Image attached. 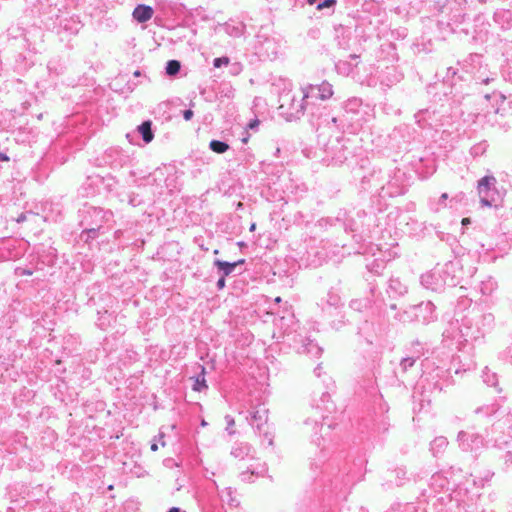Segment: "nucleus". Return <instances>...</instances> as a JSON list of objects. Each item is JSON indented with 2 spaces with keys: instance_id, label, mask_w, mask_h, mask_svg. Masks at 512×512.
I'll list each match as a JSON object with an SVG mask.
<instances>
[{
  "instance_id": "f257e3e1",
  "label": "nucleus",
  "mask_w": 512,
  "mask_h": 512,
  "mask_svg": "<svg viewBox=\"0 0 512 512\" xmlns=\"http://www.w3.org/2000/svg\"><path fill=\"white\" fill-rule=\"evenodd\" d=\"M344 117L348 120V132L356 133L373 117V111L369 105H364L360 98H350L344 105Z\"/></svg>"
},
{
  "instance_id": "f03ea898",
  "label": "nucleus",
  "mask_w": 512,
  "mask_h": 512,
  "mask_svg": "<svg viewBox=\"0 0 512 512\" xmlns=\"http://www.w3.org/2000/svg\"><path fill=\"white\" fill-rule=\"evenodd\" d=\"M435 305L431 301L421 302L407 307L399 314L401 322H417L428 324L436 320Z\"/></svg>"
},
{
  "instance_id": "7ed1b4c3",
  "label": "nucleus",
  "mask_w": 512,
  "mask_h": 512,
  "mask_svg": "<svg viewBox=\"0 0 512 512\" xmlns=\"http://www.w3.org/2000/svg\"><path fill=\"white\" fill-rule=\"evenodd\" d=\"M420 281L423 287L435 292H440L446 286L453 287L456 284L454 278L446 270L438 268L422 274Z\"/></svg>"
},
{
  "instance_id": "20e7f679",
  "label": "nucleus",
  "mask_w": 512,
  "mask_h": 512,
  "mask_svg": "<svg viewBox=\"0 0 512 512\" xmlns=\"http://www.w3.org/2000/svg\"><path fill=\"white\" fill-rule=\"evenodd\" d=\"M496 184L497 180L493 175H486L478 181L477 192L482 206H496L500 200V193L496 188Z\"/></svg>"
},
{
  "instance_id": "39448f33",
  "label": "nucleus",
  "mask_w": 512,
  "mask_h": 512,
  "mask_svg": "<svg viewBox=\"0 0 512 512\" xmlns=\"http://www.w3.org/2000/svg\"><path fill=\"white\" fill-rule=\"evenodd\" d=\"M255 49L259 57L267 60H273L280 52L281 42L275 37L258 34Z\"/></svg>"
},
{
  "instance_id": "423d86ee",
  "label": "nucleus",
  "mask_w": 512,
  "mask_h": 512,
  "mask_svg": "<svg viewBox=\"0 0 512 512\" xmlns=\"http://www.w3.org/2000/svg\"><path fill=\"white\" fill-rule=\"evenodd\" d=\"M246 419L249 421V424L256 429V431L259 433L263 432L268 444L272 445V435L268 430L264 429L268 422V409L266 406L264 404H259L253 407Z\"/></svg>"
},
{
  "instance_id": "0eeeda50",
  "label": "nucleus",
  "mask_w": 512,
  "mask_h": 512,
  "mask_svg": "<svg viewBox=\"0 0 512 512\" xmlns=\"http://www.w3.org/2000/svg\"><path fill=\"white\" fill-rule=\"evenodd\" d=\"M304 426L308 433H310L312 441L316 443V445L320 448V456L318 461L312 462L311 466H315L316 468L320 467L330 455V445L321 446L320 438L317 436L318 432L323 429V425L319 423L316 419H306L304 422Z\"/></svg>"
},
{
  "instance_id": "6e6552de",
  "label": "nucleus",
  "mask_w": 512,
  "mask_h": 512,
  "mask_svg": "<svg viewBox=\"0 0 512 512\" xmlns=\"http://www.w3.org/2000/svg\"><path fill=\"white\" fill-rule=\"evenodd\" d=\"M281 109H286V113L288 118L291 119H299L305 112L306 109L309 108V105L305 103L303 96L300 99H296L295 96H290L286 94L281 97Z\"/></svg>"
},
{
  "instance_id": "1a4fd4ad",
  "label": "nucleus",
  "mask_w": 512,
  "mask_h": 512,
  "mask_svg": "<svg viewBox=\"0 0 512 512\" xmlns=\"http://www.w3.org/2000/svg\"><path fill=\"white\" fill-rule=\"evenodd\" d=\"M457 441L463 451L477 452L484 447V438L478 433L460 431Z\"/></svg>"
},
{
  "instance_id": "9d476101",
  "label": "nucleus",
  "mask_w": 512,
  "mask_h": 512,
  "mask_svg": "<svg viewBox=\"0 0 512 512\" xmlns=\"http://www.w3.org/2000/svg\"><path fill=\"white\" fill-rule=\"evenodd\" d=\"M403 75L395 66L386 67L378 76L381 85L391 87L400 82Z\"/></svg>"
},
{
  "instance_id": "9b49d317",
  "label": "nucleus",
  "mask_w": 512,
  "mask_h": 512,
  "mask_svg": "<svg viewBox=\"0 0 512 512\" xmlns=\"http://www.w3.org/2000/svg\"><path fill=\"white\" fill-rule=\"evenodd\" d=\"M141 135L143 141L145 144L150 143L154 138V133L152 130V123L151 121H144L142 124H140L137 129L132 132L128 133L126 137L129 139L130 142L133 141V137Z\"/></svg>"
},
{
  "instance_id": "f8f14e48",
  "label": "nucleus",
  "mask_w": 512,
  "mask_h": 512,
  "mask_svg": "<svg viewBox=\"0 0 512 512\" xmlns=\"http://www.w3.org/2000/svg\"><path fill=\"white\" fill-rule=\"evenodd\" d=\"M253 448L250 444L245 442H237L233 445L230 454L239 460L253 458Z\"/></svg>"
},
{
  "instance_id": "ddd939ff",
  "label": "nucleus",
  "mask_w": 512,
  "mask_h": 512,
  "mask_svg": "<svg viewBox=\"0 0 512 512\" xmlns=\"http://www.w3.org/2000/svg\"><path fill=\"white\" fill-rule=\"evenodd\" d=\"M493 19L497 25L503 30L512 27V11L508 9H498L495 11Z\"/></svg>"
},
{
  "instance_id": "4468645a",
  "label": "nucleus",
  "mask_w": 512,
  "mask_h": 512,
  "mask_svg": "<svg viewBox=\"0 0 512 512\" xmlns=\"http://www.w3.org/2000/svg\"><path fill=\"white\" fill-rule=\"evenodd\" d=\"M322 348L310 338H306L303 340L300 347H298V352L302 354H306L311 357L318 358L322 354Z\"/></svg>"
},
{
  "instance_id": "2eb2a0df",
  "label": "nucleus",
  "mask_w": 512,
  "mask_h": 512,
  "mask_svg": "<svg viewBox=\"0 0 512 512\" xmlns=\"http://www.w3.org/2000/svg\"><path fill=\"white\" fill-rule=\"evenodd\" d=\"M319 125H325L329 128L335 127L336 130L345 132L348 131L349 122L344 117V115L331 118L321 117V122L319 123Z\"/></svg>"
},
{
  "instance_id": "dca6fc26",
  "label": "nucleus",
  "mask_w": 512,
  "mask_h": 512,
  "mask_svg": "<svg viewBox=\"0 0 512 512\" xmlns=\"http://www.w3.org/2000/svg\"><path fill=\"white\" fill-rule=\"evenodd\" d=\"M153 14V8L149 5L144 4L137 5L132 12L133 18L139 23L147 22L152 18Z\"/></svg>"
},
{
  "instance_id": "f3484780",
  "label": "nucleus",
  "mask_w": 512,
  "mask_h": 512,
  "mask_svg": "<svg viewBox=\"0 0 512 512\" xmlns=\"http://www.w3.org/2000/svg\"><path fill=\"white\" fill-rule=\"evenodd\" d=\"M244 262H245L244 259H239L238 261H235V262H227V261H223L220 259H216L214 261V266L218 269L219 273L223 277H226V276H229L230 274H232L234 272L235 268L238 265L244 264Z\"/></svg>"
},
{
  "instance_id": "a211bd4d",
  "label": "nucleus",
  "mask_w": 512,
  "mask_h": 512,
  "mask_svg": "<svg viewBox=\"0 0 512 512\" xmlns=\"http://www.w3.org/2000/svg\"><path fill=\"white\" fill-rule=\"evenodd\" d=\"M317 85L309 84L302 88V96L305 103L310 106H314V101L320 99L319 92L316 90Z\"/></svg>"
},
{
  "instance_id": "6ab92c4d",
  "label": "nucleus",
  "mask_w": 512,
  "mask_h": 512,
  "mask_svg": "<svg viewBox=\"0 0 512 512\" xmlns=\"http://www.w3.org/2000/svg\"><path fill=\"white\" fill-rule=\"evenodd\" d=\"M387 292L393 297L401 296L407 292V286L398 278H391L388 283Z\"/></svg>"
},
{
  "instance_id": "aec40b11",
  "label": "nucleus",
  "mask_w": 512,
  "mask_h": 512,
  "mask_svg": "<svg viewBox=\"0 0 512 512\" xmlns=\"http://www.w3.org/2000/svg\"><path fill=\"white\" fill-rule=\"evenodd\" d=\"M448 446V440L444 436H438L433 439L430 444V451L433 456H438L442 454Z\"/></svg>"
},
{
  "instance_id": "412c9836",
  "label": "nucleus",
  "mask_w": 512,
  "mask_h": 512,
  "mask_svg": "<svg viewBox=\"0 0 512 512\" xmlns=\"http://www.w3.org/2000/svg\"><path fill=\"white\" fill-rule=\"evenodd\" d=\"M220 498L223 502L229 504L230 506L237 507L239 505V501L235 495V490L231 487H225L219 491Z\"/></svg>"
},
{
  "instance_id": "4be33fe9",
  "label": "nucleus",
  "mask_w": 512,
  "mask_h": 512,
  "mask_svg": "<svg viewBox=\"0 0 512 512\" xmlns=\"http://www.w3.org/2000/svg\"><path fill=\"white\" fill-rule=\"evenodd\" d=\"M340 296L336 291L330 290L327 293L326 299H322L321 306L324 309L325 306L336 307L340 304Z\"/></svg>"
},
{
  "instance_id": "5701e85b",
  "label": "nucleus",
  "mask_w": 512,
  "mask_h": 512,
  "mask_svg": "<svg viewBox=\"0 0 512 512\" xmlns=\"http://www.w3.org/2000/svg\"><path fill=\"white\" fill-rule=\"evenodd\" d=\"M316 90L319 92L320 100H327L333 95V87L327 81L318 84Z\"/></svg>"
},
{
  "instance_id": "b1692460",
  "label": "nucleus",
  "mask_w": 512,
  "mask_h": 512,
  "mask_svg": "<svg viewBox=\"0 0 512 512\" xmlns=\"http://www.w3.org/2000/svg\"><path fill=\"white\" fill-rule=\"evenodd\" d=\"M82 27L81 22L77 17H70L64 20L63 28L72 34L77 33Z\"/></svg>"
},
{
  "instance_id": "393cba45",
  "label": "nucleus",
  "mask_w": 512,
  "mask_h": 512,
  "mask_svg": "<svg viewBox=\"0 0 512 512\" xmlns=\"http://www.w3.org/2000/svg\"><path fill=\"white\" fill-rule=\"evenodd\" d=\"M192 388H193L194 391H197V392H201L202 390L208 388V386L206 384V380H205V368H204V366H201V373L194 378V383H193V387Z\"/></svg>"
},
{
  "instance_id": "a878e982",
  "label": "nucleus",
  "mask_w": 512,
  "mask_h": 512,
  "mask_svg": "<svg viewBox=\"0 0 512 512\" xmlns=\"http://www.w3.org/2000/svg\"><path fill=\"white\" fill-rule=\"evenodd\" d=\"M336 71L341 74L348 76L353 72V65L346 61V60H340L335 64Z\"/></svg>"
},
{
  "instance_id": "bb28decb",
  "label": "nucleus",
  "mask_w": 512,
  "mask_h": 512,
  "mask_svg": "<svg viewBox=\"0 0 512 512\" xmlns=\"http://www.w3.org/2000/svg\"><path fill=\"white\" fill-rule=\"evenodd\" d=\"M483 382L488 386L496 387L498 384L497 374L490 371L487 367L482 372Z\"/></svg>"
},
{
  "instance_id": "cd10ccee",
  "label": "nucleus",
  "mask_w": 512,
  "mask_h": 512,
  "mask_svg": "<svg viewBox=\"0 0 512 512\" xmlns=\"http://www.w3.org/2000/svg\"><path fill=\"white\" fill-rule=\"evenodd\" d=\"M209 148L215 153L223 154L229 149V145L220 140H212L209 143Z\"/></svg>"
},
{
  "instance_id": "c85d7f7f",
  "label": "nucleus",
  "mask_w": 512,
  "mask_h": 512,
  "mask_svg": "<svg viewBox=\"0 0 512 512\" xmlns=\"http://www.w3.org/2000/svg\"><path fill=\"white\" fill-rule=\"evenodd\" d=\"M448 200V194L447 193H443L440 198L438 199L437 202L433 201V200H430L429 201V206H430V209L434 212H438L440 210L441 207H446L447 204H446V201Z\"/></svg>"
},
{
  "instance_id": "c756f323",
  "label": "nucleus",
  "mask_w": 512,
  "mask_h": 512,
  "mask_svg": "<svg viewBox=\"0 0 512 512\" xmlns=\"http://www.w3.org/2000/svg\"><path fill=\"white\" fill-rule=\"evenodd\" d=\"M181 64L178 60H169L166 64V73L169 76H175L179 73Z\"/></svg>"
},
{
  "instance_id": "7c9ffc66",
  "label": "nucleus",
  "mask_w": 512,
  "mask_h": 512,
  "mask_svg": "<svg viewBox=\"0 0 512 512\" xmlns=\"http://www.w3.org/2000/svg\"><path fill=\"white\" fill-rule=\"evenodd\" d=\"M266 471L265 467H263L260 471L256 470H247L240 473V478L245 482H252L254 475H262Z\"/></svg>"
},
{
  "instance_id": "2f4dec72",
  "label": "nucleus",
  "mask_w": 512,
  "mask_h": 512,
  "mask_svg": "<svg viewBox=\"0 0 512 512\" xmlns=\"http://www.w3.org/2000/svg\"><path fill=\"white\" fill-rule=\"evenodd\" d=\"M419 356H407L403 357L400 361V368L403 372H406L410 367L414 366Z\"/></svg>"
},
{
  "instance_id": "473e14b6",
  "label": "nucleus",
  "mask_w": 512,
  "mask_h": 512,
  "mask_svg": "<svg viewBox=\"0 0 512 512\" xmlns=\"http://www.w3.org/2000/svg\"><path fill=\"white\" fill-rule=\"evenodd\" d=\"M487 147L488 144L486 142H480L471 148L470 153L473 157L481 156L486 152Z\"/></svg>"
},
{
  "instance_id": "72a5a7b5",
  "label": "nucleus",
  "mask_w": 512,
  "mask_h": 512,
  "mask_svg": "<svg viewBox=\"0 0 512 512\" xmlns=\"http://www.w3.org/2000/svg\"><path fill=\"white\" fill-rule=\"evenodd\" d=\"M493 476V472L486 471L482 478L473 477V484L477 487H483L486 482L490 481Z\"/></svg>"
},
{
  "instance_id": "f704fd0d",
  "label": "nucleus",
  "mask_w": 512,
  "mask_h": 512,
  "mask_svg": "<svg viewBox=\"0 0 512 512\" xmlns=\"http://www.w3.org/2000/svg\"><path fill=\"white\" fill-rule=\"evenodd\" d=\"M100 228L101 225H98L97 227L88 228L82 232L81 237L83 238L84 236H87L86 241L89 239H94L98 236V231L100 230Z\"/></svg>"
},
{
  "instance_id": "c9c22d12",
  "label": "nucleus",
  "mask_w": 512,
  "mask_h": 512,
  "mask_svg": "<svg viewBox=\"0 0 512 512\" xmlns=\"http://www.w3.org/2000/svg\"><path fill=\"white\" fill-rule=\"evenodd\" d=\"M496 411H497V408L495 405H487L484 407L477 408L475 412L477 414H484L485 416H491V415L495 414Z\"/></svg>"
},
{
  "instance_id": "e433bc0d",
  "label": "nucleus",
  "mask_w": 512,
  "mask_h": 512,
  "mask_svg": "<svg viewBox=\"0 0 512 512\" xmlns=\"http://www.w3.org/2000/svg\"><path fill=\"white\" fill-rule=\"evenodd\" d=\"M495 288H496V282L489 279L486 282H482L480 289L483 294H490Z\"/></svg>"
},
{
  "instance_id": "4c0bfd02",
  "label": "nucleus",
  "mask_w": 512,
  "mask_h": 512,
  "mask_svg": "<svg viewBox=\"0 0 512 512\" xmlns=\"http://www.w3.org/2000/svg\"><path fill=\"white\" fill-rule=\"evenodd\" d=\"M230 63V59L227 56L218 57L213 60V66L215 68H221L227 66Z\"/></svg>"
},
{
  "instance_id": "58836bf2",
  "label": "nucleus",
  "mask_w": 512,
  "mask_h": 512,
  "mask_svg": "<svg viewBox=\"0 0 512 512\" xmlns=\"http://www.w3.org/2000/svg\"><path fill=\"white\" fill-rule=\"evenodd\" d=\"M336 4V0H323L317 4V10H323L325 8H331Z\"/></svg>"
},
{
  "instance_id": "ea45409f",
  "label": "nucleus",
  "mask_w": 512,
  "mask_h": 512,
  "mask_svg": "<svg viewBox=\"0 0 512 512\" xmlns=\"http://www.w3.org/2000/svg\"><path fill=\"white\" fill-rule=\"evenodd\" d=\"M225 421H226V424H227V427H226V430L228 431L229 434H234L235 432L231 429L234 424H235V421H234V418L230 415H226L225 416Z\"/></svg>"
},
{
  "instance_id": "a19ab883",
  "label": "nucleus",
  "mask_w": 512,
  "mask_h": 512,
  "mask_svg": "<svg viewBox=\"0 0 512 512\" xmlns=\"http://www.w3.org/2000/svg\"><path fill=\"white\" fill-rule=\"evenodd\" d=\"M503 78L506 81L512 82V67L508 66L502 70Z\"/></svg>"
},
{
  "instance_id": "79ce46f5",
  "label": "nucleus",
  "mask_w": 512,
  "mask_h": 512,
  "mask_svg": "<svg viewBox=\"0 0 512 512\" xmlns=\"http://www.w3.org/2000/svg\"><path fill=\"white\" fill-rule=\"evenodd\" d=\"M242 70V67L238 63H234L230 66V74L232 75H238Z\"/></svg>"
},
{
  "instance_id": "37998d69",
  "label": "nucleus",
  "mask_w": 512,
  "mask_h": 512,
  "mask_svg": "<svg viewBox=\"0 0 512 512\" xmlns=\"http://www.w3.org/2000/svg\"><path fill=\"white\" fill-rule=\"evenodd\" d=\"M16 274L18 276H31L33 274V272H32V270L19 267L16 269Z\"/></svg>"
},
{
  "instance_id": "c03bdc74",
  "label": "nucleus",
  "mask_w": 512,
  "mask_h": 512,
  "mask_svg": "<svg viewBox=\"0 0 512 512\" xmlns=\"http://www.w3.org/2000/svg\"><path fill=\"white\" fill-rule=\"evenodd\" d=\"M350 306L355 310H360L362 306H366V303H363L361 300H352Z\"/></svg>"
},
{
  "instance_id": "a18cd8bd",
  "label": "nucleus",
  "mask_w": 512,
  "mask_h": 512,
  "mask_svg": "<svg viewBox=\"0 0 512 512\" xmlns=\"http://www.w3.org/2000/svg\"><path fill=\"white\" fill-rule=\"evenodd\" d=\"M193 111L191 109H187L183 112V118L186 120V121H189L193 118Z\"/></svg>"
},
{
  "instance_id": "49530a36",
  "label": "nucleus",
  "mask_w": 512,
  "mask_h": 512,
  "mask_svg": "<svg viewBox=\"0 0 512 512\" xmlns=\"http://www.w3.org/2000/svg\"><path fill=\"white\" fill-rule=\"evenodd\" d=\"M260 121L258 119L251 120L247 127L251 130H255L259 126Z\"/></svg>"
},
{
  "instance_id": "de8ad7c7",
  "label": "nucleus",
  "mask_w": 512,
  "mask_h": 512,
  "mask_svg": "<svg viewBox=\"0 0 512 512\" xmlns=\"http://www.w3.org/2000/svg\"><path fill=\"white\" fill-rule=\"evenodd\" d=\"M225 277H223L222 275L220 276V278L218 279L217 283H216V287L218 290H222L224 287H225Z\"/></svg>"
},
{
  "instance_id": "09e8293b",
  "label": "nucleus",
  "mask_w": 512,
  "mask_h": 512,
  "mask_svg": "<svg viewBox=\"0 0 512 512\" xmlns=\"http://www.w3.org/2000/svg\"><path fill=\"white\" fill-rule=\"evenodd\" d=\"M93 215L97 218H103L106 213L103 212L102 209L93 208L92 210Z\"/></svg>"
},
{
  "instance_id": "8fccbe9b",
  "label": "nucleus",
  "mask_w": 512,
  "mask_h": 512,
  "mask_svg": "<svg viewBox=\"0 0 512 512\" xmlns=\"http://www.w3.org/2000/svg\"><path fill=\"white\" fill-rule=\"evenodd\" d=\"M129 204L133 207L140 204V200H138L135 196H130L129 198Z\"/></svg>"
},
{
  "instance_id": "3c124183",
  "label": "nucleus",
  "mask_w": 512,
  "mask_h": 512,
  "mask_svg": "<svg viewBox=\"0 0 512 512\" xmlns=\"http://www.w3.org/2000/svg\"><path fill=\"white\" fill-rule=\"evenodd\" d=\"M27 216L28 214L27 213H21L17 218H16V221L17 223H23L27 220Z\"/></svg>"
},
{
  "instance_id": "603ef678",
  "label": "nucleus",
  "mask_w": 512,
  "mask_h": 512,
  "mask_svg": "<svg viewBox=\"0 0 512 512\" xmlns=\"http://www.w3.org/2000/svg\"><path fill=\"white\" fill-rule=\"evenodd\" d=\"M321 373H322V367L321 365H317V367L314 369V374L317 376V377H320L321 376Z\"/></svg>"
},
{
  "instance_id": "864d4df0",
  "label": "nucleus",
  "mask_w": 512,
  "mask_h": 512,
  "mask_svg": "<svg viewBox=\"0 0 512 512\" xmlns=\"http://www.w3.org/2000/svg\"><path fill=\"white\" fill-rule=\"evenodd\" d=\"M346 160V157L333 158L334 164H342Z\"/></svg>"
},
{
  "instance_id": "5fc2aeb1",
  "label": "nucleus",
  "mask_w": 512,
  "mask_h": 512,
  "mask_svg": "<svg viewBox=\"0 0 512 512\" xmlns=\"http://www.w3.org/2000/svg\"><path fill=\"white\" fill-rule=\"evenodd\" d=\"M493 80H494L493 78L486 77V78L481 79V83L487 85V84H489Z\"/></svg>"
},
{
  "instance_id": "6e6d98bb",
  "label": "nucleus",
  "mask_w": 512,
  "mask_h": 512,
  "mask_svg": "<svg viewBox=\"0 0 512 512\" xmlns=\"http://www.w3.org/2000/svg\"><path fill=\"white\" fill-rule=\"evenodd\" d=\"M163 438H164V434L162 432H159L158 439L161 442V445L165 446V442L163 441Z\"/></svg>"
},
{
  "instance_id": "4d7b16f0",
  "label": "nucleus",
  "mask_w": 512,
  "mask_h": 512,
  "mask_svg": "<svg viewBox=\"0 0 512 512\" xmlns=\"http://www.w3.org/2000/svg\"><path fill=\"white\" fill-rule=\"evenodd\" d=\"M146 182L147 184H152L153 182H155V177L153 176H148L147 179H146Z\"/></svg>"
},
{
  "instance_id": "13d9d810",
  "label": "nucleus",
  "mask_w": 512,
  "mask_h": 512,
  "mask_svg": "<svg viewBox=\"0 0 512 512\" xmlns=\"http://www.w3.org/2000/svg\"><path fill=\"white\" fill-rule=\"evenodd\" d=\"M9 160V157L4 154V153H0V161H8Z\"/></svg>"
},
{
  "instance_id": "bf43d9fd",
  "label": "nucleus",
  "mask_w": 512,
  "mask_h": 512,
  "mask_svg": "<svg viewBox=\"0 0 512 512\" xmlns=\"http://www.w3.org/2000/svg\"><path fill=\"white\" fill-rule=\"evenodd\" d=\"M310 5H315L317 7V4L319 3L318 0H307Z\"/></svg>"
},
{
  "instance_id": "052dcab7",
  "label": "nucleus",
  "mask_w": 512,
  "mask_h": 512,
  "mask_svg": "<svg viewBox=\"0 0 512 512\" xmlns=\"http://www.w3.org/2000/svg\"><path fill=\"white\" fill-rule=\"evenodd\" d=\"M151 450L154 451V452L157 451L158 450V445L156 443H152L151 444Z\"/></svg>"
},
{
  "instance_id": "680f3d73",
  "label": "nucleus",
  "mask_w": 512,
  "mask_h": 512,
  "mask_svg": "<svg viewBox=\"0 0 512 512\" xmlns=\"http://www.w3.org/2000/svg\"><path fill=\"white\" fill-rule=\"evenodd\" d=\"M462 224H463V225H468V224H470V219H469V218H464V219L462 220Z\"/></svg>"
},
{
  "instance_id": "e2e57ef3",
  "label": "nucleus",
  "mask_w": 512,
  "mask_h": 512,
  "mask_svg": "<svg viewBox=\"0 0 512 512\" xmlns=\"http://www.w3.org/2000/svg\"><path fill=\"white\" fill-rule=\"evenodd\" d=\"M329 398V394L327 392L322 394V401H326Z\"/></svg>"
},
{
  "instance_id": "0e129e2a",
  "label": "nucleus",
  "mask_w": 512,
  "mask_h": 512,
  "mask_svg": "<svg viewBox=\"0 0 512 512\" xmlns=\"http://www.w3.org/2000/svg\"><path fill=\"white\" fill-rule=\"evenodd\" d=\"M405 474H406V473H405V471H403V470H401V469L397 471V475H398V476H401V475H402V476L404 477V476H405Z\"/></svg>"
},
{
  "instance_id": "69168bd1",
  "label": "nucleus",
  "mask_w": 512,
  "mask_h": 512,
  "mask_svg": "<svg viewBox=\"0 0 512 512\" xmlns=\"http://www.w3.org/2000/svg\"><path fill=\"white\" fill-rule=\"evenodd\" d=\"M168 512H180V510L177 507H172Z\"/></svg>"
},
{
  "instance_id": "338daca9",
  "label": "nucleus",
  "mask_w": 512,
  "mask_h": 512,
  "mask_svg": "<svg viewBox=\"0 0 512 512\" xmlns=\"http://www.w3.org/2000/svg\"><path fill=\"white\" fill-rule=\"evenodd\" d=\"M397 255H398V252L393 251V252L389 255V256H390V258H389V259L394 258V257H396Z\"/></svg>"
},
{
  "instance_id": "774afa93",
  "label": "nucleus",
  "mask_w": 512,
  "mask_h": 512,
  "mask_svg": "<svg viewBox=\"0 0 512 512\" xmlns=\"http://www.w3.org/2000/svg\"><path fill=\"white\" fill-rule=\"evenodd\" d=\"M242 142H243V143H247V142H248V136L243 137V138H242Z\"/></svg>"
}]
</instances>
